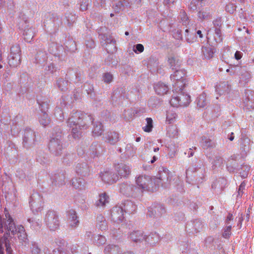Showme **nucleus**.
Wrapping results in <instances>:
<instances>
[{
  "label": "nucleus",
  "mask_w": 254,
  "mask_h": 254,
  "mask_svg": "<svg viewBox=\"0 0 254 254\" xmlns=\"http://www.w3.org/2000/svg\"><path fill=\"white\" fill-rule=\"evenodd\" d=\"M93 122L91 115L76 112L68 118L67 125L71 129V135L75 139H78L82 136V129H86Z\"/></svg>",
  "instance_id": "f257e3e1"
},
{
  "label": "nucleus",
  "mask_w": 254,
  "mask_h": 254,
  "mask_svg": "<svg viewBox=\"0 0 254 254\" xmlns=\"http://www.w3.org/2000/svg\"><path fill=\"white\" fill-rule=\"evenodd\" d=\"M63 137L61 129L59 127L54 128L52 137L49 143L50 152L55 156L62 154L64 149Z\"/></svg>",
  "instance_id": "f03ea898"
},
{
  "label": "nucleus",
  "mask_w": 254,
  "mask_h": 254,
  "mask_svg": "<svg viewBox=\"0 0 254 254\" xmlns=\"http://www.w3.org/2000/svg\"><path fill=\"white\" fill-rule=\"evenodd\" d=\"M205 174L204 167L199 169L190 167L186 171V181L193 185H198L204 181Z\"/></svg>",
  "instance_id": "7ed1b4c3"
},
{
  "label": "nucleus",
  "mask_w": 254,
  "mask_h": 254,
  "mask_svg": "<svg viewBox=\"0 0 254 254\" xmlns=\"http://www.w3.org/2000/svg\"><path fill=\"white\" fill-rule=\"evenodd\" d=\"M119 187L120 192L127 197H136L142 194L140 189L129 182L120 184Z\"/></svg>",
  "instance_id": "20e7f679"
},
{
  "label": "nucleus",
  "mask_w": 254,
  "mask_h": 254,
  "mask_svg": "<svg viewBox=\"0 0 254 254\" xmlns=\"http://www.w3.org/2000/svg\"><path fill=\"white\" fill-rule=\"evenodd\" d=\"M177 93L170 101L171 105L174 107L188 106L190 102V96L185 91Z\"/></svg>",
  "instance_id": "39448f33"
},
{
  "label": "nucleus",
  "mask_w": 254,
  "mask_h": 254,
  "mask_svg": "<svg viewBox=\"0 0 254 254\" xmlns=\"http://www.w3.org/2000/svg\"><path fill=\"white\" fill-rule=\"evenodd\" d=\"M37 132L30 128L26 127L24 130L22 138V145L26 148H30L35 146L37 142Z\"/></svg>",
  "instance_id": "423d86ee"
},
{
  "label": "nucleus",
  "mask_w": 254,
  "mask_h": 254,
  "mask_svg": "<svg viewBox=\"0 0 254 254\" xmlns=\"http://www.w3.org/2000/svg\"><path fill=\"white\" fill-rule=\"evenodd\" d=\"M44 221L50 231H55L59 228L60 224L59 217L55 211H48L46 214Z\"/></svg>",
  "instance_id": "0eeeda50"
},
{
  "label": "nucleus",
  "mask_w": 254,
  "mask_h": 254,
  "mask_svg": "<svg viewBox=\"0 0 254 254\" xmlns=\"http://www.w3.org/2000/svg\"><path fill=\"white\" fill-rule=\"evenodd\" d=\"M100 43L108 54H113L117 51L116 41L111 36L106 34H99Z\"/></svg>",
  "instance_id": "6e6552de"
},
{
  "label": "nucleus",
  "mask_w": 254,
  "mask_h": 254,
  "mask_svg": "<svg viewBox=\"0 0 254 254\" xmlns=\"http://www.w3.org/2000/svg\"><path fill=\"white\" fill-rule=\"evenodd\" d=\"M136 182L138 188L143 192V190H154L153 183L152 178L148 176H139L136 178Z\"/></svg>",
  "instance_id": "1a4fd4ad"
},
{
  "label": "nucleus",
  "mask_w": 254,
  "mask_h": 254,
  "mask_svg": "<svg viewBox=\"0 0 254 254\" xmlns=\"http://www.w3.org/2000/svg\"><path fill=\"white\" fill-rule=\"evenodd\" d=\"M20 52V48L18 45L11 46L10 55L8 56V64H20L21 63Z\"/></svg>",
  "instance_id": "9d476101"
},
{
  "label": "nucleus",
  "mask_w": 254,
  "mask_h": 254,
  "mask_svg": "<svg viewBox=\"0 0 254 254\" xmlns=\"http://www.w3.org/2000/svg\"><path fill=\"white\" fill-rule=\"evenodd\" d=\"M115 170L117 175L121 178H127L131 173V168L129 166L123 163L115 165Z\"/></svg>",
  "instance_id": "9b49d317"
},
{
  "label": "nucleus",
  "mask_w": 254,
  "mask_h": 254,
  "mask_svg": "<svg viewBox=\"0 0 254 254\" xmlns=\"http://www.w3.org/2000/svg\"><path fill=\"white\" fill-rule=\"evenodd\" d=\"M29 204L31 209L39 211L42 206V197L38 193H34L30 196Z\"/></svg>",
  "instance_id": "f8f14e48"
},
{
  "label": "nucleus",
  "mask_w": 254,
  "mask_h": 254,
  "mask_svg": "<svg viewBox=\"0 0 254 254\" xmlns=\"http://www.w3.org/2000/svg\"><path fill=\"white\" fill-rule=\"evenodd\" d=\"M100 176L103 181L109 184H112L119 180L117 174L110 171L101 172Z\"/></svg>",
  "instance_id": "ddd939ff"
},
{
  "label": "nucleus",
  "mask_w": 254,
  "mask_h": 254,
  "mask_svg": "<svg viewBox=\"0 0 254 254\" xmlns=\"http://www.w3.org/2000/svg\"><path fill=\"white\" fill-rule=\"evenodd\" d=\"M165 212V207L162 205L158 204L148 208L147 215L150 217H160Z\"/></svg>",
  "instance_id": "4468645a"
},
{
  "label": "nucleus",
  "mask_w": 254,
  "mask_h": 254,
  "mask_svg": "<svg viewBox=\"0 0 254 254\" xmlns=\"http://www.w3.org/2000/svg\"><path fill=\"white\" fill-rule=\"evenodd\" d=\"M65 176L63 172H59L51 176L52 183L53 186L60 187L65 184Z\"/></svg>",
  "instance_id": "2eb2a0df"
},
{
  "label": "nucleus",
  "mask_w": 254,
  "mask_h": 254,
  "mask_svg": "<svg viewBox=\"0 0 254 254\" xmlns=\"http://www.w3.org/2000/svg\"><path fill=\"white\" fill-rule=\"evenodd\" d=\"M124 211L121 206L114 207L111 212L112 219L118 223L122 222L124 219Z\"/></svg>",
  "instance_id": "dca6fc26"
},
{
  "label": "nucleus",
  "mask_w": 254,
  "mask_h": 254,
  "mask_svg": "<svg viewBox=\"0 0 254 254\" xmlns=\"http://www.w3.org/2000/svg\"><path fill=\"white\" fill-rule=\"evenodd\" d=\"M246 98L244 100L245 107L249 110H254V91L246 90L245 91Z\"/></svg>",
  "instance_id": "f3484780"
},
{
  "label": "nucleus",
  "mask_w": 254,
  "mask_h": 254,
  "mask_svg": "<svg viewBox=\"0 0 254 254\" xmlns=\"http://www.w3.org/2000/svg\"><path fill=\"white\" fill-rule=\"evenodd\" d=\"M231 90V86L228 81L221 82L215 86V91L220 95L228 94Z\"/></svg>",
  "instance_id": "a211bd4d"
},
{
  "label": "nucleus",
  "mask_w": 254,
  "mask_h": 254,
  "mask_svg": "<svg viewBox=\"0 0 254 254\" xmlns=\"http://www.w3.org/2000/svg\"><path fill=\"white\" fill-rule=\"evenodd\" d=\"M104 138L106 142L114 145L119 141L120 136L118 132L114 130H110L105 134Z\"/></svg>",
  "instance_id": "6ab92c4d"
},
{
  "label": "nucleus",
  "mask_w": 254,
  "mask_h": 254,
  "mask_svg": "<svg viewBox=\"0 0 254 254\" xmlns=\"http://www.w3.org/2000/svg\"><path fill=\"white\" fill-rule=\"evenodd\" d=\"M120 206L123 209L125 213L129 214L134 213L137 208L136 205L133 202L128 200L125 201Z\"/></svg>",
  "instance_id": "aec40b11"
},
{
  "label": "nucleus",
  "mask_w": 254,
  "mask_h": 254,
  "mask_svg": "<svg viewBox=\"0 0 254 254\" xmlns=\"http://www.w3.org/2000/svg\"><path fill=\"white\" fill-rule=\"evenodd\" d=\"M128 5L129 2L127 0H113V7L117 13L123 11Z\"/></svg>",
  "instance_id": "412c9836"
},
{
  "label": "nucleus",
  "mask_w": 254,
  "mask_h": 254,
  "mask_svg": "<svg viewBox=\"0 0 254 254\" xmlns=\"http://www.w3.org/2000/svg\"><path fill=\"white\" fill-rule=\"evenodd\" d=\"M68 216L69 226L72 228L76 227L79 225V221L77 219L75 211L73 209L69 210L68 211Z\"/></svg>",
  "instance_id": "4be33fe9"
},
{
  "label": "nucleus",
  "mask_w": 254,
  "mask_h": 254,
  "mask_svg": "<svg viewBox=\"0 0 254 254\" xmlns=\"http://www.w3.org/2000/svg\"><path fill=\"white\" fill-rule=\"evenodd\" d=\"M129 238L134 242H141L144 241V235L140 230L133 231L129 234Z\"/></svg>",
  "instance_id": "5701e85b"
},
{
  "label": "nucleus",
  "mask_w": 254,
  "mask_h": 254,
  "mask_svg": "<svg viewBox=\"0 0 254 254\" xmlns=\"http://www.w3.org/2000/svg\"><path fill=\"white\" fill-rule=\"evenodd\" d=\"M144 241L150 246H153L160 241V236L155 232L151 233L148 235H144Z\"/></svg>",
  "instance_id": "b1692460"
},
{
  "label": "nucleus",
  "mask_w": 254,
  "mask_h": 254,
  "mask_svg": "<svg viewBox=\"0 0 254 254\" xmlns=\"http://www.w3.org/2000/svg\"><path fill=\"white\" fill-rule=\"evenodd\" d=\"M109 202V196L106 192H103L99 194L98 198L96 201L95 205L98 207H105L106 204Z\"/></svg>",
  "instance_id": "393cba45"
},
{
  "label": "nucleus",
  "mask_w": 254,
  "mask_h": 254,
  "mask_svg": "<svg viewBox=\"0 0 254 254\" xmlns=\"http://www.w3.org/2000/svg\"><path fill=\"white\" fill-rule=\"evenodd\" d=\"M173 82H174V83L173 84L174 87L173 91H175L176 92H181V90L184 91V88L187 85L186 79H182Z\"/></svg>",
  "instance_id": "a878e982"
},
{
  "label": "nucleus",
  "mask_w": 254,
  "mask_h": 254,
  "mask_svg": "<svg viewBox=\"0 0 254 254\" xmlns=\"http://www.w3.org/2000/svg\"><path fill=\"white\" fill-rule=\"evenodd\" d=\"M200 145L203 149L213 148L215 146V143L207 136H202L200 141Z\"/></svg>",
  "instance_id": "bb28decb"
},
{
  "label": "nucleus",
  "mask_w": 254,
  "mask_h": 254,
  "mask_svg": "<svg viewBox=\"0 0 254 254\" xmlns=\"http://www.w3.org/2000/svg\"><path fill=\"white\" fill-rule=\"evenodd\" d=\"M186 72L184 69H176L173 74L170 76V78L173 81L176 80H181L182 79H186L185 76L186 75Z\"/></svg>",
  "instance_id": "cd10ccee"
},
{
  "label": "nucleus",
  "mask_w": 254,
  "mask_h": 254,
  "mask_svg": "<svg viewBox=\"0 0 254 254\" xmlns=\"http://www.w3.org/2000/svg\"><path fill=\"white\" fill-rule=\"evenodd\" d=\"M77 174L82 176L86 175L89 171V167L86 163H78L75 167Z\"/></svg>",
  "instance_id": "c85d7f7f"
},
{
  "label": "nucleus",
  "mask_w": 254,
  "mask_h": 254,
  "mask_svg": "<svg viewBox=\"0 0 254 254\" xmlns=\"http://www.w3.org/2000/svg\"><path fill=\"white\" fill-rule=\"evenodd\" d=\"M154 89L158 95H163L168 92L169 88L167 85L162 82H158L154 85Z\"/></svg>",
  "instance_id": "c756f323"
},
{
  "label": "nucleus",
  "mask_w": 254,
  "mask_h": 254,
  "mask_svg": "<svg viewBox=\"0 0 254 254\" xmlns=\"http://www.w3.org/2000/svg\"><path fill=\"white\" fill-rule=\"evenodd\" d=\"M252 76L251 73L247 71L242 72L239 77V83L240 86H245L250 80Z\"/></svg>",
  "instance_id": "7c9ffc66"
},
{
  "label": "nucleus",
  "mask_w": 254,
  "mask_h": 254,
  "mask_svg": "<svg viewBox=\"0 0 254 254\" xmlns=\"http://www.w3.org/2000/svg\"><path fill=\"white\" fill-rule=\"evenodd\" d=\"M86 182L81 178H74L72 180V186L75 189L81 190L85 189Z\"/></svg>",
  "instance_id": "2f4dec72"
},
{
  "label": "nucleus",
  "mask_w": 254,
  "mask_h": 254,
  "mask_svg": "<svg viewBox=\"0 0 254 254\" xmlns=\"http://www.w3.org/2000/svg\"><path fill=\"white\" fill-rule=\"evenodd\" d=\"M201 50L204 59L206 60L212 58L216 52L214 48L207 47H202Z\"/></svg>",
  "instance_id": "473e14b6"
},
{
  "label": "nucleus",
  "mask_w": 254,
  "mask_h": 254,
  "mask_svg": "<svg viewBox=\"0 0 254 254\" xmlns=\"http://www.w3.org/2000/svg\"><path fill=\"white\" fill-rule=\"evenodd\" d=\"M23 35L25 41L30 42L34 37V29L31 27L25 28Z\"/></svg>",
  "instance_id": "72a5a7b5"
},
{
  "label": "nucleus",
  "mask_w": 254,
  "mask_h": 254,
  "mask_svg": "<svg viewBox=\"0 0 254 254\" xmlns=\"http://www.w3.org/2000/svg\"><path fill=\"white\" fill-rule=\"evenodd\" d=\"M119 248L115 245H108L104 249L105 254H118Z\"/></svg>",
  "instance_id": "f704fd0d"
},
{
  "label": "nucleus",
  "mask_w": 254,
  "mask_h": 254,
  "mask_svg": "<svg viewBox=\"0 0 254 254\" xmlns=\"http://www.w3.org/2000/svg\"><path fill=\"white\" fill-rule=\"evenodd\" d=\"M104 131L103 126L100 122H96L94 125L93 129L92 130L93 134L94 136H100Z\"/></svg>",
  "instance_id": "c9c22d12"
},
{
  "label": "nucleus",
  "mask_w": 254,
  "mask_h": 254,
  "mask_svg": "<svg viewBox=\"0 0 254 254\" xmlns=\"http://www.w3.org/2000/svg\"><path fill=\"white\" fill-rule=\"evenodd\" d=\"M39 120L40 124L44 127H48L51 122V120L47 113H42Z\"/></svg>",
  "instance_id": "e433bc0d"
},
{
  "label": "nucleus",
  "mask_w": 254,
  "mask_h": 254,
  "mask_svg": "<svg viewBox=\"0 0 254 254\" xmlns=\"http://www.w3.org/2000/svg\"><path fill=\"white\" fill-rule=\"evenodd\" d=\"M100 145L97 143H93L90 146V151L93 157L98 156L100 154Z\"/></svg>",
  "instance_id": "4c0bfd02"
},
{
  "label": "nucleus",
  "mask_w": 254,
  "mask_h": 254,
  "mask_svg": "<svg viewBox=\"0 0 254 254\" xmlns=\"http://www.w3.org/2000/svg\"><path fill=\"white\" fill-rule=\"evenodd\" d=\"M206 96L205 93H203L197 98L196 104L199 108H204L207 104Z\"/></svg>",
  "instance_id": "58836bf2"
},
{
  "label": "nucleus",
  "mask_w": 254,
  "mask_h": 254,
  "mask_svg": "<svg viewBox=\"0 0 254 254\" xmlns=\"http://www.w3.org/2000/svg\"><path fill=\"white\" fill-rule=\"evenodd\" d=\"M177 117V115L175 111L169 109L167 111L166 121L169 124H172L174 122Z\"/></svg>",
  "instance_id": "ea45409f"
},
{
  "label": "nucleus",
  "mask_w": 254,
  "mask_h": 254,
  "mask_svg": "<svg viewBox=\"0 0 254 254\" xmlns=\"http://www.w3.org/2000/svg\"><path fill=\"white\" fill-rule=\"evenodd\" d=\"M38 103L39 105V108L41 109L42 113H46L49 108V100L48 99H44V100L42 101L40 100H37Z\"/></svg>",
  "instance_id": "a19ab883"
},
{
  "label": "nucleus",
  "mask_w": 254,
  "mask_h": 254,
  "mask_svg": "<svg viewBox=\"0 0 254 254\" xmlns=\"http://www.w3.org/2000/svg\"><path fill=\"white\" fill-rule=\"evenodd\" d=\"M30 249L31 254H42L41 250L36 242H32Z\"/></svg>",
  "instance_id": "79ce46f5"
},
{
  "label": "nucleus",
  "mask_w": 254,
  "mask_h": 254,
  "mask_svg": "<svg viewBox=\"0 0 254 254\" xmlns=\"http://www.w3.org/2000/svg\"><path fill=\"white\" fill-rule=\"evenodd\" d=\"M94 242L96 245L100 246L106 243V239L101 235H98L94 237Z\"/></svg>",
  "instance_id": "37998d69"
},
{
  "label": "nucleus",
  "mask_w": 254,
  "mask_h": 254,
  "mask_svg": "<svg viewBox=\"0 0 254 254\" xmlns=\"http://www.w3.org/2000/svg\"><path fill=\"white\" fill-rule=\"evenodd\" d=\"M57 84L59 88L61 90L64 91L67 89L68 81L67 80H64L63 78H60L57 80Z\"/></svg>",
  "instance_id": "c03bdc74"
},
{
  "label": "nucleus",
  "mask_w": 254,
  "mask_h": 254,
  "mask_svg": "<svg viewBox=\"0 0 254 254\" xmlns=\"http://www.w3.org/2000/svg\"><path fill=\"white\" fill-rule=\"evenodd\" d=\"M250 170V167L247 165H242L240 174L242 178H246L248 177Z\"/></svg>",
  "instance_id": "a18cd8bd"
},
{
  "label": "nucleus",
  "mask_w": 254,
  "mask_h": 254,
  "mask_svg": "<svg viewBox=\"0 0 254 254\" xmlns=\"http://www.w3.org/2000/svg\"><path fill=\"white\" fill-rule=\"evenodd\" d=\"M59 243L61 245L59 246L58 249H54L52 254H66V253L64 254V249L62 247V246H64L65 244H66V243L64 240H61L59 241Z\"/></svg>",
  "instance_id": "49530a36"
},
{
  "label": "nucleus",
  "mask_w": 254,
  "mask_h": 254,
  "mask_svg": "<svg viewBox=\"0 0 254 254\" xmlns=\"http://www.w3.org/2000/svg\"><path fill=\"white\" fill-rule=\"evenodd\" d=\"M179 18L184 25H187L189 24V17L187 15L186 13L183 10H181Z\"/></svg>",
  "instance_id": "de8ad7c7"
},
{
  "label": "nucleus",
  "mask_w": 254,
  "mask_h": 254,
  "mask_svg": "<svg viewBox=\"0 0 254 254\" xmlns=\"http://www.w3.org/2000/svg\"><path fill=\"white\" fill-rule=\"evenodd\" d=\"M55 116L57 120L63 121L64 119V113L60 108H56L55 110Z\"/></svg>",
  "instance_id": "09e8293b"
},
{
  "label": "nucleus",
  "mask_w": 254,
  "mask_h": 254,
  "mask_svg": "<svg viewBox=\"0 0 254 254\" xmlns=\"http://www.w3.org/2000/svg\"><path fill=\"white\" fill-rule=\"evenodd\" d=\"M197 16L199 18L203 20L210 18L211 16V14L206 11L202 10L198 12Z\"/></svg>",
  "instance_id": "8fccbe9b"
},
{
  "label": "nucleus",
  "mask_w": 254,
  "mask_h": 254,
  "mask_svg": "<svg viewBox=\"0 0 254 254\" xmlns=\"http://www.w3.org/2000/svg\"><path fill=\"white\" fill-rule=\"evenodd\" d=\"M167 61L168 64H176L179 62V59L175 55L171 54L167 56Z\"/></svg>",
  "instance_id": "3c124183"
},
{
  "label": "nucleus",
  "mask_w": 254,
  "mask_h": 254,
  "mask_svg": "<svg viewBox=\"0 0 254 254\" xmlns=\"http://www.w3.org/2000/svg\"><path fill=\"white\" fill-rule=\"evenodd\" d=\"M223 159L219 156H215L213 163V166L215 167H221L223 164Z\"/></svg>",
  "instance_id": "603ef678"
},
{
  "label": "nucleus",
  "mask_w": 254,
  "mask_h": 254,
  "mask_svg": "<svg viewBox=\"0 0 254 254\" xmlns=\"http://www.w3.org/2000/svg\"><path fill=\"white\" fill-rule=\"evenodd\" d=\"M192 225L193 226L194 231L196 233L199 231L202 227V223L199 220H195L193 221Z\"/></svg>",
  "instance_id": "864d4df0"
},
{
  "label": "nucleus",
  "mask_w": 254,
  "mask_h": 254,
  "mask_svg": "<svg viewBox=\"0 0 254 254\" xmlns=\"http://www.w3.org/2000/svg\"><path fill=\"white\" fill-rule=\"evenodd\" d=\"M231 225H228L224 228V232H223L222 236L225 238H229L231 235Z\"/></svg>",
  "instance_id": "5fc2aeb1"
},
{
  "label": "nucleus",
  "mask_w": 254,
  "mask_h": 254,
  "mask_svg": "<svg viewBox=\"0 0 254 254\" xmlns=\"http://www.w3.org/2000/svg\"><path fill=\"white\" fill-rule=\"evenodd\" d=\"M28 222L31 224V226L33 228L36 229L37 227H39L41 225V222L39 220H36L33 218H28L27 219Z\"/></svg>",
  "instance_id": "6e6d98bb"
},
{
  "label": "nucleus",
  "mask_w": 254,
  "mask_h": 254,
  "mask_svg": "<svg viewBox=\"0 0 254 254\" xmlns=\"http://www.w3.org/2000/svg\"><path fill=\"white\" fill-rule=\"evenodd\" d=\"M178 133L177 128L175 127L171 126L168 128L167 134L170 137H174Z\"/></svg>",
  "instance_id": "4d7b16f0"
},
{
  "label": "nucleus",
  "mask_w": 254,
  "mask_h": 254,
  "mask_svg": "<svg viewBox=\"0 0 254 254\" xmlns=\"http://www.w3.org/2000/svg\"><path fill=\"white\" fill-rule=\"evenodd\" d=\"M65 17L67 20V24L69 25H71L72 23L74 22L75 20V16L72 15L70 12H67L65 14Z\"/></svg>",
  "instance_id": "13d9d810"
},
{
  "label": "nucleus",
  "mask_w": 254,
  "mask_h": 254,
  "mask_svg": "<svg viewBox=\"0 0 254 254\" xmlns=\"http://www.w3.org/2000/svg\"><path fill=\"white\" fill-rule=\"evenodd\" d=\"M164 171V173H159V179L162 181L163 182H162V186L165 187V188H167L168 187V186L166 185H165V183L164 182V180H165V179H167V181H168V176L167 174V173L165 172V170H163Z\"/></svg>",
  "instance_id": "bf43d9fd"
},
{
  "label": "nucleus",
  "mask_w": 254,
  "mask_h": 254,
  "mask_svg": "<svg viewBox=\"0 0 254 254\" xmlns=\"http://www.w3.org/2000/svg\"><path fill=\"white\" fill-rule=\"evenodd\" d=\"M86 48L92 49L95 47V42L94 40L91 38L87 39L85 42Z\"/></svg>",
  "instance_id": "052dcab7"
},
{
  "label": "nucleus",
  "mask_w": 254,
  "mask_h": 254,
  "mask_svg": "<svg viewBox=\"0 0 254 254\" xmlns=\"http://www.w3.org/2000/svg\"><path fill=\"white\" fill-rule=\"evenodd\" d=\"M80 10L81 11H85L87 9L88 5L89 4V0H80Z\"/></svg>",
  "instance_id": "680f3d73"
},
{
  "label": "nucleus",
  "mask_w": 254,
  "mask_h": 254,
  "mask_svg": "<svg viewBox=\"0 0 254 254\" xmlns=\"http://www.w3.org/2000/svg\"><path fill=\"white\" fill-rule=\"evenodd\" d=\"M144 50V47L141 44H137L134 45L133 47V51L136 53H141Z\"/></svg>",
  "instance_id": "e2e57ef3"
},
{
  "label": "nucleus",
  "mask_w": 254,
  "mask_h": 254,
  "mask_svg": "<svg viewBox=\"0 0 254 254\" xmlns=\"http://www.w3.org/2000/svg\"><path fill=\"white\" fill-rule=\"evenodd\" d=\"M215 34L214 39L218 41H221L222 39V35H221V31L219 28H216L215 29Z\"/></svg>",
  "instance_id": "0e129e2a"
},
{
  "label": "nucleus",
  "mask_w": 254,
  "mask_h": 254,
  "mask_svg": "<svg viewBox=\"0 0 254 254\" xmlns=\"http://www.w3.org/2000/svg\"><path fill=\"white\" fill-rule=\"evenodd\" d=\"M113 75L110 73H105L103 76V80L105 82L110 83L112 81Z\"/></svg>",
  "instance_id": "69168bd1"
},
{
  "label": "nucleus",
  "mask_w": 254,
  "mask_h": 254,
  "mask_svg": "<svg viewBox=\"0 0 254 254\" xmlns=\"http://www.w3.org/2000/svg\"><path fill=\"white\" fill-rule=\"evenodd\" d=\"M97 227L101 231L106 230L107 229L108 225L106 220L99 223L97 224Z\"/></svg>",
  "instance_id": "338daca9"
},
{
  "label": "nucleus",
  "mask_w": 254,
  "mask_h": 254,
  "mask_svg": "<svg viewBox=\"0 0 254 254\" xmlns=\"http://www.w3.org/2000/svg\"><path fill=\"white\" fill-rule=\"evenodd\" d=\"M236 6L232 3H229L226 6V10L230 13H233L236 10Z\"/></svg>",
  "instance_id": "774afa93"
}]
</instances>
